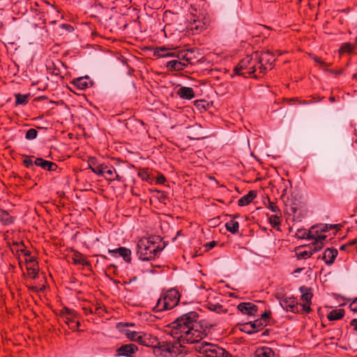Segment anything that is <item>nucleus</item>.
<instances>
[{"label":"nucleus","mask_w":357,"mask_h":357,"mask_svg":"<svg viewBox=\"0 0 357 357\" xmlns=\"http://www.w3.org/2000/svg\"><path fill=\"white\" fill-rule=\"evenodd\" d=\"M225 227L227 231H229V232H231L233 234H235L238 233V231L239 224L238 222L234 221V220H231L230 221H228L225 224Z\"/></svg>","instance_id":"35"},{"label":"nucleus","mask_w":357,"mask_h":357,"mask_svg":"<svg viewBox=\"0 0 357 357\" xmlns=\"http://www.w3.org/2000/svg\"><path fill=\"white\" fill-rule=\"evenodd\" d=\"M349 248L347 243L343 244L340 246V250L342 251L347 250V248Z\"/></svg>","instance_id":"64"},{"label":"nucleus","mask_w":357,"mask_h":357,"mask_svg":"<svg viewBox=\"0 0 357 357\" xmlns=\"http://www.w3.org/2000/svg\"><path fill=\"white\" fill-rule=\"evenodd\" d=\"M180 298L181 294L176 288L165 291L158 300L153 311L157 312L171 310L178 305Z\"/></svg>","instance_id":"4"},{"label":"nucleus","mask_w":357,"mask_h":357,"mask_svg":"<svg viewBox=\"0 0 357 357\" xmlns=\"http://www.w3.org/2000/svg\"><path fill=\"white\" fill-rule=\"evenodd\" d=\"M196 343L195 349L202 355V357H238L233 356L218 344L207 342H199V341Z\"/></svg>","instance_id":"6"},{"label":"nucleus","mask_w":357,"mask_h":357,"mask_svg":"<svg viewBox=\"0 0 357 357\" xmlns=\"http://www.w3.org/2000/svg\"><path fill=\"white\" fill-rule=\"evenodd\" d=\"M280 305L284 310L291 312L293 313L299 312L298 306L299 304L297 301V298L294 296H283L279 298Z\"/></svg>","instance_id":"11"},{"label":"nucleus","mask_w":357,"mask_h":357,"mask_svg":"<svg viewBox=\"0 0 357 357\" xmlns=\"http://www.w3.org/2000/svg\"><path fill=\"white\" fill-rule=\"evenodd\" d=\"M257 52H253L250 55L239 61L238 64L234 68L233 73L231 76L233 77L236 75L242 76L243 77H252L256 75L257 69H258ZM259 75V73L257 74Z\"/></svg>","instance_id":"3"},{"label":"nucleus","mask_w":357,"mask_h":357,"mask_svg":"<svg viewBox=\"0 0 357 357\" xmlns=\"http://www.w3.org/2000/svg\"><path fill=\"white\" fill-rule=\"evenodd\" d=\"M34 164L36 166L49 172H54L58 168V165L55 162L46 160L42 158H36L34 160Z\"/></svg>","instance_id":"15"},{"label":"nucleus","mask_w":357,"mask_h":357,"mask_svg":"<svg viewBox=\"0 0 357 357\" xmlns=\"http://www.w3.org/2000/svg\"><path fill=\"white\" fill-rule=\"evenodd\" d=\"M38 136V131L34 128L29 129L25 135V138L28 140H33Z\"/></svg>","instance_id":"43"},{"label":"nucleus","mask_w":357,"mask_h":357,"mask_svg":"<svg viewBox=\"0 0 357 357\" xmlns=\"http://www.w3.org/2000/svg\"><path fill=\"white\" fill-rule=\"evenodd\" d=\"M48 72L54 75L59 76L61 75L60 69L56 66L55 63L52 62L47 66Z\"/></svg>","instance_id":"42"},{"label":"nucleus","mask_w":357,"mask_h":357,"mask_svg":"<svg viewBox=\"0 0 357 357\" xmlns=\"http://www.w3.org/2000/svg\"><path fill=\"white\" fill-rule=\"evenodd\" d=\"M75 312H76V311H75V310H72V309H70V308L66 307H63V308L62 309V310H61V313H62V314H66L67 315V317H68V315H73V316H75Z\"/></svg>","instance_id":"51"},{"label":"nucleus","mask_w":357,"mask_h":357,"mask_svg":"<svg viewBox=\"0 0 357 357\" xmlns=\"http://www.w3.org/2000/svg\"><path fill=\"white\" fill-rule=\"evenodd\" d=\"M15 105H26L29 102V98L31 96L30 93L26 94H21V93H15Z\"/></svg>","instance_id":"30"},{"label":"nucleus","mask_w":357,"mask_h":357,"mask_svg":"<svg viewBox=\"0 0 357 357\" xmlns=\"http://www.w3.org/2000/svg\"><path fill=\"white\" fill-rule=\"evenodd\" d=\"M89 166L93 173L98 176H104L107 181H123L122 176L116 174V169L112 165L105 162L99 164L96 158H91L89 159Z\"/></svg>","instance_id":"5"},{"label":"nucleus","mask_w":357,"mask_h":357,"mask_svg":"<svg viewBox=\"0 0 357 357\" xmlns=\"http://www.w3.org/2000/svg\"><path fill=\"white\" fill-rule=\"evenodd\" d=\"M13 246L15 247L16 249V251L17 252L18 248H26V246L24 245V243L23 241H14L13 243Z\"/></svg>","instance_id":"53"},{"label":"nucleus","mask_w":357,"mask_h":357,"mask_svg":"<svg viewBox=\"0 0 357 357\" xmlns=\"http://www.w3.org/2000/svg\"><path fill=\"white\" fill-rule=\"evenodd\" d=\"M341 227L342 226L340 225H339V224H336V225H327L328 231L331 230V229H337V230H340Z\"/></svg>","instance_id":"60"},{"label":"nucleus","mask_w":357,"mask_h":357,"mask_svg":"<svg viewBox=\"0 0 357 357\" xmlns=\"http://www.w3.org/2000/svg\"><path fill=\"white\" fill-rule=\"evenodd\" d=\"M155 191L159 194L158 199L160 202L165 203V201L168 199L167 192L162 190H155Z\"/></svg>","instance_id":"49"},{"label":"nucleus","mask_w":357,"mask_h":357,"mask_svg":"<svg viewBox=\"0 0 357 357\" xmlns=\"http://www.w3.org/2000/svg\"><path fill=\"white\" fill-rule=\"evenodd\" d=\"M108 252L110 253L114 257H116L117 255H119L118 248L114 250H109Z\"/></svg>","instance_id":"62"},{"label":"nucleus","mask_w":357,"mask_h":357,"mask_svg":"<svg viewBox=\"0 0 357 357\" xmlns=\"http://www.w3.org/2000/svg\"><path fill=\"white\" fill-rule=\"evenodd\" d=\"M197 23V22L195 20L194 24L191 26V29L192 31H195L196 33H199L205 29V24H201L200 22H198L199 24Z\"/></svg>","instance_id":"45"},{"label":"nucleus","mask_w":357,"mask_h":357,"mask_svg":"<svg viewBox=\"0 0 357 357\" xmlns=\"http://www.w3.org/2000/svg\"><path fill=\"white\" fill-rule=\"evenodd\" d=\"M311 303L307 304L306 303H304L303 306V310L306 312L307 314L310 313L312 311V309L310 307Z\"/></svg>","instance_id":"59"},{"label":"nucleus","mask_w":357,"mask_h":357,"mask_svg":"<svg viewBox=\"0 0 357 357\" xmlns=\"http://www.w3.org/2000/svg\"><path fill=\"white\" fill-rule=\"evenodd\" d=\"M312 232L314 231L312 230V228L308 231L305 229H298L296 233V236L300 239H312L314 241Z\"/></svg>","instance_id":"29"},{"label":"nucleus","mask_w":357,"mask_h":357,"mask_svg":"<svg viewBox=\"0 0 357 357\" xmlns=\"http://www.w3.org/2000/svg\"><path fill=\"white\" fill-rule=\"evenodd\" d=\"M350 310L354 312H357V297L349 305Z\"/></svg>","instance_id":"55"},{"label":"nucleus","mask_w":357,"mask_h":357,"mask_svg":"<svg viewBox=\"0 0 357 357\" xmlns=\"http://www.w3.org/2000/svg\"><path fill=\"white\" fill-rule=\"evenodd\" d=\"M199 314L195 311H190L177 317L168 327L172 337L182 344L198 342L211 333L212 324L205 320L199 321Z\"/></svg>","instance_id":"1"},{"label":"nucleus","mask_w":357,"mask_h":357,"mask_svg":"<svg viewBox=\"0 0 357 357\" xmlns=\"http://www.w3.org/2000/svg\"><path fill=\"white\" fill-rule=\"evenodd\" d=\"M198 52L195 49H188L179 52L176 57L179 59H183L185 63L188 65H194L200 61V59L197 56Z\"/></svg>","instance_id":"10"},{"label":"nucleus","mask_w":357,"mask_h":357,"mask_svg":"<svg viewBox=\"0 0 357 357\" xmlns=\"http://www.w3.org/2000/svg\"><path fill=\"white\" fill-rule=\"evenodd\" d=\"M350 325L354 327V330L357 331V319H354L351 321Z\"/></svg>","instance_id":"63"},{"label":"nucleus","mask_w":357,"mask_h":357,"mask_svg":"<svg viewBox=\"0 0 357 357\" xmlns=\"http://www.w3.org/2000/svg\"><path fill=\"white\" fill-rule=\"evenodd\" d=\"M312 59L316 63L320 65V68L322 70H328L327 67L331 66V64L326 63L320 57H318L317 56H314Z\"/></svg>","instance_id":"46"},{"label":"nucleus","mask_w":357,"mask_h":357,"mask_svg":"<svg viewBox=\"0 0 357 357\" xmlns=\"http://www.w3.org/2000/svg\"><path fill=\"white\" fill-rule=\"evenodd\" d=\"M257 193L256 190H250L248 193L242 197H241L238 201V205L239 206H245L250 204L255 198L257 197Z\"/></svg>","instance_id":"22"},{"label":"nucleus","mask_w":357,"mask_h":357,"mask_svg":"<svg viewBox=\"0 0 357 357\" xmlns=\"http://www.w3.org/2000/svg\"><path fill=\"white\" fill-rule=\"evenodd\" d=\"M73 264L75 265H82L91 268V264L89 261L84 258L83 254L77 250H73V255L72 257Z\"/></svg>","instance_id":"19"},{"label":"nucleus","mask_w":357,"mask_h":357,"mask_svg":"<svg viewBox=\"0 0 357 357\" xmlns=\"http://www.w3.org/2000/svg\"><path fill=\"white\" fill-rule=\"evenodd\" d=\"M70 84L77 90H86L93 85V82L87 75L74 78Z\"/></svg>","instance_id":"13"},{"label":"nucleus","mask_w":357,"mask_h":357,"mask_svg":"<svg viewBox=\"0 0 357 357\" xmlns=\"http://www.w3.org/2000/svg\"><path fill=\"white\" fill-rule=\"evenodd\" d=\"M206 307L211 311L215 312L217 313L227 312V310H224L223 306L218 303H213L208 301L206 304Z\"/></svg>","instance_id":"34"},{"label":"nucleus","mask_w":357,"mask_h":357,"mask_svg":"<svg viewBox=\"0 0 357 357\" xmlns=\"http://www.w3.org/2000/svg\"><path fill=\"white\" fill-rule=\"evenodd\" d=\"M43 3H44L46 6L50 7V8H51L50 12H52V11H54V10H55V11H58V10H56V7H55L54 5H52V4L50 3L49 2H47V1H44V2H43ZM45 12H46L47 13H48L50 12V10H49L48 9H46Z\"/></svg>","instance_id":"58"},{"label":"nucleus","mask_w":357,"mask_h":357,"mask_svg":"<svg viewBox=\"0 0 357 357\" xmlns=\"http://www.w3.org/2000/svg\"><path fill=\"white\" fill-rule=\"evenodd\" d=\"M313 236H314V245L317 246V248H314L315 251L321 250L326 245V239L327 236L324 233L328 231L327 224L317 225L312 227Z\"/></svg>","instance_id":"8"},{"label":"nucleus","mask_w":357,"mask_h":357,"mask_svg":"<svg viewBox=\"0 0 357 357\" xmlns=\"http://www.w3.org/2000/svg\"><path fill=\"white\" fill-rule=\"evenodd\" d=\"M155 181L157 184H164L166 181V178L162 174L159 173L155 178Z\"/></svg>","instance_id":"52"},{"label":"nucleus","mask_w":357,"mask_h":357,"mask_svg":"<svg viewBox=\"0 0 357 357\" xmlns=\"http://www.w3.org/2000/svg\"><path fill=\"white\" fill-rule=\"evenodd\" d=\"M140 344L147 347H152L155 350L157 345H159V340L157 337L145 333Z\"/></svg>","instance_id":"20"},{"label":"nucleus","mask_w":357,"mask_h":357,"mask_svg":"<svg viewBox=\"0 0 357 357\" xmlns=\"http://www.w3.org/2000/svg\"><path fill=\"white\" fill-rule=\"evenodd\" d=\"M175 59H172L167 63V68L170 71H180L183 70L188 65L185 61L183 59H179L175 57Z\"/></svg>","instance_id":"18"},{"label":"nucleus","mask_w":357,"mask_h":357,"mask_svg":"<svg viewBox=\"0 0 357 357\" xmlns=\"http://www.w3.org/2000/svg\"><path fill=\"white\" fill-rule=\"evenodd\" d=\"M176 94L182 99L192 100L195 94L192 88L188 86H181L176 92Z\"/></svg>","instance_id":"21"},{"label":"nucleus","mask_w":357,"mask_h":357,"mask_svg":"<svg viewBox=\"0 0 357 357\" xmlns=\"http://www.w3.org/2000/svg\"><path fill=\"white\" fill-rule=\"evenodd\" d=\"M275 352L274 351L266 347H263L261 348H258L255 354L254 357H274Z\"/></svg>","instance_id":"26"},{"label":"nucleus","mask_w":357,"mask_h":357,"mask_svg":"<svg viewBox=\"0 0 357 357\" xmlns=\"http://www.w3.org/2000/svg\"><path fill=\"white\" fill-rule=\"evenodd\" d=\"M23 157L24 158V159L22 161V163L24 165V166L28 169H34V167L33 165H35L34 164V161H33V158H35L34 155H23Z\"/></svg>","instance_id":"41"},{"label":"nucleus","mask_w":357,"mask_h":357,"mask_svg":"<svg viewBox=\"0 0 357 357\" xmlns=\"http://www.w3.org/2000/svg\"><path fill=\"white\" fill-rule=\"evenodd\" d=\"M299 291L302 293L301 299L307 304L312 303L311 300L313 295L311 289L305 286H301Z\"/></svg>","instance_id":"27"},{"label":"nucleus","mask_w":357,"mask_h":357,"mask_svg":"<svg viewBox=\"0 0 357 357\" xmlns=\"http://www.w3.org/2000/svg\"><path fill=\"white\" fill-rule=\"evenodd\" d=\"M17 252H21L24 256H30L31 252L29 250H27L26 248H18Z\"/></svg>","instance_id":"61"},{"label":"nucleus","mask_w":357,"mask_h":357,"mask_svg":"<svg viewBox=\"0 0 357 357\" xmlns=\"http://www.w3.org/2000/svg\"><path fill=\"white\" fill-rule=\"evenodd\" d=\"M162 241L159 236H151L140 238L137 243L136 255L141 261H150L155 259L163 250L158 243Z\"/></svg>","instance_id":"2"},{"label":"nucleus","mask_w":357,"mask_h":357,"mask_svg":"<svg viewBox=\"0 0 357 357\" xmlns=\"http://www.w3.org/2000/svg\"><path fill=\"white\" fill-rule=\"evenodd\" d=\"M251 322L252 330L254 333H257L264 329L266 326V324H263L261 319H257Z\"/></svg>","instance_id":"37"},{"label":"nucleus","mask_w":357,"mask_h":357,"mask_svg":"<svg viewBox=\"0 0 357 357\" xmlns=\"http://www.w3.org/2000/svg\"><path fill=\"white\" fill-rule=\"evenodd\" d=\"M157 54L159 56H172L176 57V54L174 52H170L169 50L165 47H160L157 49Z\"/></svg>","instance_id":"39"},{"label":"nucleus","mask_w":357,"mask_h":357,"mask_svg":"<svg viewBox=\"0 0 357 357\" xmlns=\"http://www.w3.org/2000/svg\"><path fill=\"white\" fill-rule=\"evenodd\" d=\"M15 218L10 215L9 213L2 208H0V223L3 225H10L14 223Z\"/></svg>","instance_id":"23"},{"label":"nucleus","mask_w":357,"mask_h":357,"mask_svg":"<svg viewBox=\"0 0 357 357\" xmlns=\"http://www.w3.org/2000/svg\"><path fill=\"white\" fill-rule=\"evenodd\" d=\"M317 248V246L314 245V242H312L309 245V250H301V248H296V256L297 259H305L309 257H310L314 253L317 252V251H315L314 248Z\"/></svg>","instance_id":"17"},{"label":"nucleus","mask_w":357,"mask_h":357,"mask_svg":"<svg viewBox=\"0 0 357 357\" xmlns=\"http://www.w3.org/2000/svg\"><path fill=\"white\" fill-rule=\"evenodd\" d=\"M355 49V45L350 43H342L339 49V53L340 54L348 53L351 54Z\"/></svg>","instance_id":"38"},{"label":"nucleus","mask_w":357,"mask_h":357,"mask_svg":"<svg viewBox=\"0 0 357 357\" xmlns=\"http://www.w3.org/2000/svg\"><path fill=\"white\" fill-rule=\"evenodd\" d=\"M259 75H254V79H259L262 77L268 70H271L275 61L274 54L269 50L257 51Z\"/></svg>","instance_id":"7"},{"label":"nucleus","mask_w":357,"mask_h":357,"mask_svg":"<svg viewBox=\"0 0 357 357\" xmlns=\"http://www.w3.org/2000/svg\"><path fill=\"white\" fill-rule=\"evenodd\" d=\"M337 254V250L335 248H327L323 253L322 257H319L318 259L321 258L328 266H331L334 263Z\"/></svg>","instance_id":"16"},{"label":"nucleus","mask_w":357,"mask_h":357,"mask_svg":"<svg viewBox=\"0 0 357 357\" xmlns=\"http://www.w3.org/2000/svg\"><path fill=\"white\" fill-rule=\"evenodd\" d=\"M345 311L342 308L332 310L327 315V318L330 321H335L341 319L344 317Z\"/></svg>","instance_id":"28"},{"label":"nucleus","mask_w":357,"mask_h":357,"mask_svg":"<svg viewBox=\"0 0 357 357\" xmlns=\"http://www.w3.org/2000/svg\"><path fill=\"white\" fill-rule=\"evenodd\" d=\"M238 326L239 330L242 332L249 335L255 333L253 330H252L251 322L250 321L244 324H238Z\"/></svg>","instance_id":"40"},{"label":"nucleus","mask_w":357,"mask_h":357,"mask_svg":"<svg viewBox=\"0 0 357 357\" xmlns=\"http://www.w3.org/2000/svg\"><path fill=\"white\" fill-rule=\"evenodd\" d=\"M27 273L31 278L36 279L38 277V270L33 267L27 268Z\"/></svg>","instance_id":"48"},{"label":"nucleus","mask_w":357,"mask_h":357,"mask_svg":"<svg viewBox=\"0 0 357 357\" xmlns=\"http://www.w3.org/2000/svg\"><path fill=\"white\" fill-rule=\"evenodd\" d=\"M281 213H275L272 215L269 218V223L271 227L277 230H280V226L281 225Z\"/></svg>","instance_id":"32"},{"label":"nucleus","mask_w":357,"mask_h":357,"mask_svg":"<svg viewBox=\"0 0 357 357\" xmlns=\"http://www.w3.org/2000/svg\"><path fill=\"white\" fill-rule=\"evenodd\" d=\"M144 332H137V331H131L130 330L126 331V337L130 341L137 342L138 344H141L143 337L144 335Z\"/></svg>","instance_id":"24"},{"label":"nucleus","mask_w":357,"mask_h":357,"mask_svg":"<svg viewBox=\"0 0 357 357\" xmlns=\"http://www.w3.org/2000/svg\"><path fill=\"white\" fill-rule=\"evenodd\" d=\"M237 309L243 314L248 316H255L258 312V306L250 302L240 303L237 305Z\"/></svg>","instance_id":"14"},{"label":"nucleus","mask_w":357,"mask_h":357,"mask_svg":"<svg viewBox=\"0 0 357 357\" xmlns=\"http://www.w3.org/2000/svg\"><path fill=\"white\" fill-rule=\"evenodd\" d=\"M61 27L66 29L68 32H73L74 31L73 26L69 24H62Z\"/></svg>","instance_id":"57"},{"label":"nucleus","mask_w":357,"mask_h":357,"mask_svg":"<svg viewBox=\"0 0 357 357\" xmlns=\"http://www.w3.org/2000/svg\"><path fill=\"white\" fill-rule=\"evenodd\" d=\"M78 314L76 312L75 316L73 315H68L66 317L65 322L68 326V327L73 330L76 331L80 326V322L79 320H77Z\"/></svg>","instance_id":"25"},{"label":"nucleus","mask_w":357,"mask_h":357,"mask_svg":"<svg viewBox=\"0 0 357 357\" xmlns=\"http://www.w3.org/2000/svg\"><path fill=\"white\" fill-rule=\"evenodd\" d=\"M272 312L268 310H266L264 313L261 314V317L259 319H261L263 324H266L269 322V320L271 319Z\"/></svg>","instance_id":"44"},{"label":"nucleus","mask_w":357,"mask_h":357,"mask_svg":"<svg viewBox=\"0 0 357 357\" xmlns=\"http://www.w3.org/2000/svg\"><path fill=\"white\" fill-rule=\"evenodd\" d=\"M82 310L85 315H88L89 314H93V308L91 306H84L82 307Z\"/></svg>","instance_id":"54"},{"label":"nucleus","mask_w":357,"mask_h":357,"mask_svg":"<svg viewBox=\"0 0 357 357\" xmlns=\"http://www.w3.org/2000/svg\"><path fill=\"white\" fill-rule=\"evenodd\" d=\"M137 174L142 181H145L149 183H152L153 181V178L151 177L149 174V168H140Z\"/></svg>","instance_id":"33"},{"label":"nucleus","mask_w":357,"mask_h":357,"mask_svg":"<svg viewBox=\"0 0 357 357\" xmlns=\"http://www.w3.org/2000/svg\"><path fill=\"white\" fill-rule=\"evenodd\" d=\"M217 244V242L215 241H212L211 242H208L207 243H206L205 245V247H206V250L207 251L211 250L212 248H213Z\"/></svg>","instance_id":"56"},{"label":"nucleus","mask_w":357,"mask_h":357,"mask_svg":"<svg viewBox=\"0 0 357 357\" xmlns=\"http://www.w3.org/2000/svg\"><path fill=\"white\" fill-rule=\"evenodd\" d=\"M105 275L110 280L112 279V276L113 277L117 276L118 275L117 266L114 264L108 265L105 270Z\"/></svg>","instance_id":"36"},{"label":"nucleus","mask_w":357,"mask_h":357,"mask_svg":"<svg viewBox=\"0 0 357 357\" xmlns=\"http://www.w3.org/2000/svg\"><path fill=\"white\" fill-rule=\"evenodd\" d=\"M105 311L103 307L100 305V303H97L95 307L93 308V313L97 314H102Z\"/></svg>","instance_id":"50"},{"label":"nucleus","mask_w":357,"mask_h":357,"mask_svg":"<svg viewBox=\"0 0 357 357\" xmlns=\"http://www.w3.org/2000/svg\"><path fill=\"white\" fill-rule=\"evenodd\" d=\"M178 343H174L170 341H162L159 340V345L155 347L154 353H159L160 354H169L171 355H176L179 353L180 344Z\"/></svg>","instance_id":"9"},{"label":"nucleus","mask_w":357,"mask_h":357,"mask_svg":"<svg viewBox=\"0 0 357 357\" xmlns=\"http://www.w3.org/2000/svg\"><path fill=\"white\" fill-rule=\"evenodd\" d=\"M267 208L275 213H281L279 207L276 205V204L270 199H268Z\"/></svg>","instance_id":"47"},{"label":"nucleus","mask_w":357,"mask_h":357,"mask_svg":"<svg viewBox=\"0 0 357 357\" xmlns=\"http://www.w3.org/2000/svg\"><path fill=\"white\" fill-rule=\"evenodd\" d=\"M138 351V347L132 343L122 344L116 349L115 357H133Z\"/></svg>","instance_id":"12"},{"label":"nucleus","mask_w":357,"mask_h":357,"mask_svg":"<svg viewBox=\"0 0 357 357\" xmlns=\"http://www.w3.org/2000/svg\"><path fill=\"white\" fill-rule=\"evenodd\" d=\"M119 256H121L123 260L127 263H130L132 260L131 250L125 247H120L118 248Z\"/></svg>","instance_id":"31"}]
</instances>
